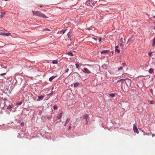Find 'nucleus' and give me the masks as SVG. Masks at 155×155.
<instances>
[{"instance_id":"1","label":"nucleus","mask_w":155,"mask_h":155,"mask_svg":"<svg viewBox=\"0 0 155 155\" xmlns=\"http://www.w3.org/2000/svg\"><path fill=\"white\" fill-rule=\"evenodd\" d=\"M34 15H36L39 17H41L43 18H47L48 17L43 13L39 11H35L33 12Z\"/></svg>"},{"instance_id":"2","label":"nucleus","mask_w":155,"mask_h":155,"mask_svg":"<svg viewBox=\"0 0 155 155\" xmlns=\"http://www.w3.org/2000/svg\"><path fill=\"white\" fill-rule=\"evenodd\" d=\"M133 129H134V130L135 133H136L137 134L139 133V131H138V129H137V128L136 125L135 124H134Z\"/></svg>"},{"instance_id":"3","label":"nucleus","mask_w":155,"mask_h":155,"mask_svg":"<svg viewBox=\"0 0 155 155\" xmlns=\"http://www.w3.org/2000/svg\"><path fill=\"white\" fill-rule=\"evenodd\" d=\"M83 71L85 73H87L88 74L91 73V71L87 68H84Z\"/></svg>"},{"instance_id":"4","label":"nucleus","mask_w":155,"mask_h":155,"mask_svg":"<svg viewBox=\"0 0 155 155\" xmlns=\"http://www.w3.org/2000/svg\"><path fill=\"white\" fill-rule=\"evenodd\" d=\"M132 38H133V36H131V37H130L129 38V39L127 41V44L129 43V42L132 43L134 41L133 40H132Z\"/></svg>"},{"instance_id":"5","label":"nucleus","mask_w":155,"mask_h":155,"mask_svg":"<svg viewBox=\"0 0 155 155\" xmlns=\"http://www.w3.org/2000/svg\"><path fill=\"white\" fill-rule=\"evenodd\" d=\"M109 51L108 50H104L101 51V53L102 54H106Z\"/></svg>"},{"instance_id":"6","label":"nucleus","mask_w":155,"mask_h":155,"mask_svg":"<svg viewBox=\"0 0 155 155\" xmlns=\"http://www.w3.org/2000/svg\"><path fill=\"white\" fill-rule=\"evenodd\" d=\"M44 97V96H43L42 95L39 96L38 97V99L37 100V101H38L40 100H42L43 99Z\"/></svg>"},{"instance_id":"7","label":"nucleus","mask_w":155,"mask_h":155,"mask_svg":"<svg viewBox=\"0 0 155 155\" xmlns=\"http://www.w3.org/2000/svg\"><path fill=\"white\" fill-rule=\"evenodd\" d=\"M119 48V46H117L115 47V51L117 52V53H119L120 52V50L118 49Z\"/></svg>"},{"instance_id":"8","label":"nucleus","mask_w":155,"mask_h":155,"mask_svg":"<svg viewBox=\"0 0 155 155\" xmlns=\"http://www.w3.org/2000/svg\"><path fill=\"white\" fill-rule=\"evenodd\" d=\"M57 77V76H53L49 78V81H51L53 79H54L55 77Z\"/></svg>"},{"instance_id":"9","label":"nucleus","mask_w":155,"mask_h":155,"mask_svg":"<svg viewBox=\"0 0 155 155\" xmlns=\"http://www.w3.org/2000/svg\"><path fill=\"white\" fill-rule=\"evenodd\" d=\"M62 115V113L61 112L59 114V115L57 116V118L58 119H60Z\"/></svg>"},{"instance_id":"10","label":"nucleus","mask_w":155,"mask_h":155,"mask_svg":"<svg viewBox=\"0 0 155 155\" xmlns=\"http://www.w3.org/2000/svg\"><path fill=\"white\" fill-rule=\"evenodd\" d=\"M126 80H127L126 81V84L127 85V83L128 82L130 85L131 83V80H130L129 79H126Z\"/></svg>"},{"instance_id":"11","label":"nucleus","mask_w":155,"mask_h":155,"mask_svg":"<svg viewBox=\"0 0 155 155\" xmlns=\"http://www.w3.org/2000/svg\"><path fill=\"white\" fill-rule=\"evenodd\" d=\"M70 119L69 118H68L66 120L65 123V124L64 125V126H66V124L68 123V122L70 121Z\"/></svg>"},{"instance_id":"12","label":"nucleus","mask_w":155,"mask_h":155,"mask_svg":"<svg viewBox=\"0 0 155 155\" xmlns=\"http://www.w3.org/2000/svg\"><path fill=\"white\" fill-rule=\"evenodd\" d=\"M88 118V116L87 114H85L84 117V118L86 120H87Z\"/></svg>"},{"instance_id":"13","label":"nucleus","mask_w":155,"mask_h":155,"mask_svg":"<svg viewBox=\"0 0 155 155\" xmlns=\"http://www.w3.org/2000/svg\"><path fill=\"white\" fill-rule=\"evenodd\" d=\"M11 33H4V35L3 36H8L10 35H11Z\"/></svg>"},{"instance_id":"14","label":"nucleus","mask_w":155,"mask_h":155,"mask_svg":"<svg viewBox=\"0 0 155 155\" xmlns=\"http://www.w3.org/2000/svg\"><path fill=\"white\" fill-rule=\"evenodd\" d=\"M153 71H154L153 69L152 68H151L149 69V72L151 74V73H153Z\"/></svg>"},{"instance_id":"15","label":"nucleus","mask_w":155,"mask_h":155,"mask_svg":"<svg viewBox=\"0 0 155 155\" xmlns=\"http://www.w3.org/2000/svg\"><path fill=\"white\" fill-rule=\"evenodd\" d=\"M115 96V94H108V96H111V97H114Z\"/></svg>"},{"instance_id":"16","label":"nucleus","mask_w":155,"mask_h":155,"mask_svg":"<svg viewBox=\"0 0 155 155\" xmlns=\"http://www.w3.org/2000/svg\"><path fill=\"white\" fill-rule=\"evenodd\" d=\"M153 45L152 46H155V37L153 38Z\"/></svg>"},{"instance_id":"17","label":"nucleus","mask_w":155,"mask_h":155,"mask_svg":"<svg viewBox=\"0 0 155 155\" xmlns=\"http://www.w3.org/2000/svg\"><path fill=\"white\" fill-rule=\"evenodd\" d=\"M120 41L121 42L120 44V46H122L123 45V38H121L120 39Z\"/></svg>"},{"instance_id":"18","label":"nucleus","mask_w":155,"mask_h":155,"mask_svg":"<svg viewBox=\"0 0 155 155\" xmlns=\"http://www.w3.org/2000/svg\"><path fill=\"white\" fill-rule=\"evenodd\" d=\"M5 14V13L4 12H2L1 13V16L2 18Z\"/></svg>"},{"instance_id":"19","label":"nucleus","mask_w":155,"mask_h":155,"mask_svg":"<svg viewBox=\"0 0 155 155\" xmlns=\"http://www.w3.org/2000/svg\"><path fill=\"white\" fill-rule=\"evenodd\" d=\"M52 63L53 64H57L58 63V61L56 60H54L52 61Z\"/></svg>"},{"instance_id":"20","label":"nucleus","mask_w":155,"mask_h":155,"mask_svg":"<svg viewBox=\"0 0 155 155\" xmlns=\"http://www.w3.org/2000/svg\"><path fill=\"white\" fill-rule=\"evenodd\" d=\"M46 117L47 119L50 120L51 118V116H46Z\"/></svg>"},{"instance_id":"21","label":"nucleus","mask_w":155,"mask_h":155,"mask_svg":"<svg viewBox=\"0 0 155 155\" xmlns=\"http://www.w3.org/2000/svg\"><path fill=\"white\" fill-rule=\"evenodd\" d=\"M51 28H50L49 29H48V28H45L43 30V31H45L46 30H48V31H51V30L52 29Z\"/></svg>"},{"instance_id":"22","label":"nucleus","mask_w":155,"mask_h":155,"mask_svg":"<svg viewBox=\"0 0 155 155\" xmlns=\"http://www.w3.org/2000/svg\"><path fill=\"white\" fill-rule=\"evenodd\" d=\"M79 83H78V82H76V83H75L74 84V86L75 87H77L79 85Z\"/></svg>"},{"instance_id":"23","label":"nucleus","mask_w":155,"mask_h":155,"mask_svg":"<svg viewBox=\"0 0 155 155\" xmlns=\"http://www.w3.org/2000/svg\"><path fill=\"white\" fill-rule=\"evenodd\" d=\"M68 54L69 55H71V56H73V53L71 52H68Z\"/></svg>"},{"instance_id":"24","label":"nucleus","mask_w":155,"mask_h":155,"mask_svg":"<svg viewBox=\"0 0 155 155\" xmlns=\"http://www.w3.org/2000/svg\"><path fill=\"white\" fill-rule=\"evenodd\" d=\"M12 107V105H9V106L8 107L7 109H10Z\"/></svg>"},{"instance_id":"25","label":"nucleus","mask_w":155,"mask_h":155,"mask_svg":"<svg viewBox=\"0 0 155 155\" xmlns=\"http://www.w3.org/2000/svg\"><path fill=\"white\" fill-rule=\"evenodd\" d=\"M71 124H70V125L69 126V127H68V129H69V130H70L71 129Z\"/></svg>"},{"instance_id":"26","label":"nucleus","mask_w":155,"mask_h":155,"mask_svg":"<svg viewBox=\"0 0 155 155\" xmlns=\"http://www.w3.org/2000/svg\"><path fill=\"white\" fill-rule=\"evenodd\" d=\"M4 33H3L2 31H0V35H4Z\"/></svg>"},{"instance_id":"27","label":"nucleus","mask_w":155,"mask_h":155,"mask_svg":"<svg viewBox=\"0 0 155 155\" xmlns=\"http://www.w3.org/2000/svg\"><path fill=\"white\" fill-rule=\"evenodd\" d=\"M123 67H122V66H121V67H120V68H118V71H120V70H122V69H123Z\"/></svg>"},{"instance_id":"28","label":"nucleus","mask_w":155,"mask_h":155,"mask_svg":"<svg viewBox=\"0 0 155 155\" xmlns=\"http://www.w3.org/2000/svg\"><path fill=\"white\" fill-rule=\"evenodd\" d=\"M54 110H55L57 109V107L56 105H55L54 106Z\"/></svg>"},{"instance_id":"29","label":"nucleus","mask_w":155,"mask_h":155,"mask_svg":"<svg viewBox=\"0 0 155 155\" xmlns=\"http://www.w3.org/2000/svg\"><path fill=\"white\" fill-rule=\"evenodd\" d=\"M75 65L76 66V68H79V66L78 64H76Z\"/></svg>"},{"instance_id":"30","label":"nucleus","mask_w":155,"mask_h":155,"mask_svg":"<svg viewBox=\"0 0 155 155\" xmlns=\"http://www.w3.org/2000/svg\"><path fill=\"white\" fill-rule=\"evenodd\" d=\"M150 103L151 104H153L154 103V101H150Z\"/></svg>"},{"instance_id":"31","label":"nucleus","mask_w":155,"mask_h":155,"mask_svg":"<svg viewBox=\"0 0 155 155\" xmlns=\"http://www.w3.org/2000/svg\"><path fill=\"white\" fill-rule=\"evenodd\" d=\"M152 54V52H149L148 53L149 56H151Z\"/></svg>"},{"instance_id":"32","label":"nucleus","mask_w":155,"mask_h":155,"mask_svg":"<svg viewBox=\"0 0 155 155\" xmlns=\"http://www.w3.org/2000/svg\"><path fill=\"white\" fill-rule=\"evenodd\" d=\"M53 94V92L52 91L51 93L48 94V95H49V96H51Z\"/></svg>"},{"instance_id":"33","label":"nucleus","mask_w":155,"mask_h":155,"mask_svg":"<svg viewBox=\"0 0 155 155\" xmlns=\"http://www.w3.org/2000/svg\"><path fill=\"white\" fill-rule=\"evenodd\" d=\"M125 65H126V64H125V63H122V67H124V66H125Z\"/></svg>"},{"instance_id":"34","label":"nucleus","mask_w":155,"mask_h":155,"mask_svg":"<svg viewBox=\"0 0 155 155\" xmlns=\"http://www.w3.org/2000/svg\"><path fill=\"white\" fill-rule=\"evenodd\" d=\"M68 71H69V69L68 68H67L66 69V70L65 71V72L67 73Z\"/></svg>"},{"instance_id":"35","label":"nucleus","mask_w":155,"mask_h":155,"mask_svg":"<svg viewBox=\"0 0 155 155\" xmlns=\"http://www.w3.org/2000/svg\"><path fill=\"white\" fill-rule=\"evenodd\" d=\"M150 92L152 94H153V90L152 89H150Z\"/></svg>"},{"instance_id":"36","label":"nucleus","mask_w":155,"mask_h":155,"mask_svg":"<svg viewBox=\"0 0 155 155\" xmlns=\"http://www.w3.org/2000/svg\"><path fill=\"white\" fill-rule=\"evenodd\" d=\"M6 74V73H2L0 74V75L1 76H3L5 75Z\"/></svg>"},{"instance_id":"37","label":"nucleus","mask_w":155,"mask_h":155,"mask_svg":"<svg viewBox=\"0 0 155 155\" xmlns=\"http://www.w3.org/2000/svg\"><path fill=\"white\" fill-rule=\"evenodd\" d=\"M24 125V123H22L21 124V126H23Z\"/></svg>"},{"instance_id":"38","label":"nucleus","mask_w":155,"mask_h":155,"mask_svg":"<svg viewBox=\"0 0 155 155\" xmlns=\"http://www.w3.org/2000/svg\"><path fill=\"white\" fill-rule=\"evenodd\" d=\"M92 38L95 40V41H97V39L95 38Z\"/></svg>"},{"instance_id":"39","label":"nucleus","mask_w":155,"mask_h":155,"mask_svg":"<svg viewBox=\"0 0 155 155\" xmlns=\"http://www.w3.org/2000/svg\"><path fill=\"white\" fill-rule=\"evenodd\" d=\"M101 41V38H100L99 39V41L100 42Z\"/></svg>"},{"instance_id":"40","label":"nucleus","mask_w":155,"mask_h":155,"mask_svg":"<svg viewBox=\"0 0 155 155\" xmlns=\"http://www.w3.org/2000/svg\"><path fill=\"white\" fill-rule=\"evenodd\" d=\"M86 124H87V123H88V121H87V120H86Z\"/></svg>"},{"instance_id":"41","label":"nucleus","mask_w":155,"mask_h":155,"mask_svg":"<svg viewBox=\"0 0 155 155\" xmlns=\"http://www.w3.org/2000/svg\"><path fill=\"white\" fill-rule=\"evenodd\" d=\"M126 79H121L120 81H124V80H125Z\"/></svg>"},{"instance_id":"42","label":"nucleus","mask_w":155,"mask_h":155,"mask_svg":"<svg viewBox=\"0 0 155 155\" xmlns=\"http://www.w3.org/2000/svg\"><path fill=\"white\" fill-rule=\"evenodd\" d=\"M66 30H65L64 31H63V34L64 33H65V31H66Z\"/></svg>"},{"instance_id":"43","label":"nucleus","mask_w":155,"mask_h":155,"mask_svg":"<svg viewBox=\"0 0 155 155\" xmlns=\"http://www.w3.org/2000/svg\"><path fill=\"white\" fill-rule=\"evenodd\" d=\"M155 136V134H153L152 135V137H153V136Z\"/></svg>"},{"instance_id":"44","label":"nucleus","mask_w":155,"mask_h":155,"mask_svg":"<svg viewBox=\"0 0 155 155\" xmlns=\"http://www.w3.org/2000/svg\"><path fill=\"white\" fill-rule=\"evenodd\" d=\"M105 66L106 67L105 65H103L102 67L103 68H104V67Z\"/></svg>"},{"instance_id":"45","label":"nucleus","mask_w":155,"mask_h":155,"mask_svg":"<svg viewBox=\"0 0 155 155\" xmlns=\"http://www.w3.org/2000/svg\"><path fill=\"white\" fill-rule=\"evenodd\" d=\"M40 7H41L42 6V5H40Z\"/></svg>"},{"instance_id":"46","label":"nucleus","mask_w":155,"mask_h":155,"mask_svg":"<svg viewBox=\"0 0 155 155\" xmlns=\"http://www.w3.org/2000/svg\"><path fill=\"white\" fill-rule=\"evenodd\" d=\"M112 54L113 53V51H112Z\"/></svg>"},{"instance_id":"47","label":"nucleus","mask_w":155,"mask_h":155,"mask_svg":"<svg viewBox=\"0 0 155 155\" xmlns=\"http://www.w3.org/2000/svg\"><path fill=\"white\" fill-rule=\"evenodd\" d=\"M153 18H155V16L153 17Z\"/></svg>"},{"instance_id":"48","label":"nucleus","mask_w":155,"mask_h":155,"mask_svg":"<svg viewBox=\"0 0 155 155\" xmlns=\"http://www.w3.org/2000/svg\"><path fill=\"white\" fill-rule=\"evenodd\" d=\"M70 66H72V65H71Z\"/></svg>"},{"instance_id":"49","label":"nucleus","mask_w":155,"mask_h":155,"mask_svg":"<svg viewBox=\"0 0 155 155\" xmlns=\"http://www.w3.org/2000/svg\"><path fill=\"white\" fill-rule=\"evenodd\" d=\"M88 66H90V65H87Z\"/></svg>"},{"instance_id":"50","label":"nucleus","mask_w":155,"mask_h":155,"mask_svg":"<svg viewBox=\"0 0 155 155\" xmlns=\"http://www.w3.org/2000/svg\"><path fill=\"white\" fill-rule=\"evenodd\" d=\"M154 28L155 29V26L154 27Z\"/></svg>"},{"instance_id":"51","label":"nucleus","mask_w":155,"mask_h":155,"mask_svg":"<svg viewBox=\"0 0 155 155\" xmlns=\"http://www.w3.org/2000/svg\"><path fill=\"white\" fill-rule=\"evenodd\" d=\"M154 23H155V21Z\"/></svg>"}]
</instances>
